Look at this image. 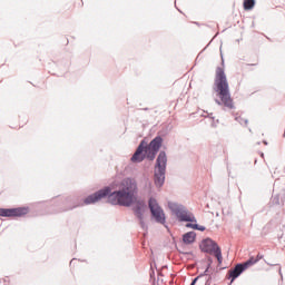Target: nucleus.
<instances>
[{"instance_id":"f257e3e1","label":"nucleus","mask_w":285,"mask_h":285,"mask_svg":"<svg viewBox=\"0 0 285 285\" xmlns=\"http://www.w3.org/2000/svg\"><path fill=\"white\" fill-rule=\"evenodd\" d=\"M137 193H139L137 183L130 178H126L122 180L120 189L112 191L110 187H105L95 194L89 195L85 199V204H97V202L105 199V197H108V203L111 204V206H124L125 208H130V206L135 204L132 207L134 215L139 220L142 230H148V225L144 222L146 202L137 199Z\"/></svg>"},{"instance_id":"f03ea898","label":"nucleus","mask_w":285,"mask_h":285,"mask_svg":"<svg viewBox=\"0 0 285 285\" xmlns=\"http://www.w3.org/2000/svg\"><path fill=\"white\" fill-rule=\"evenodd\" d=\"M215 86V90L218 92V97L220 99V101L216 99V104L218 106H225V108H228V110H233L235 105L233 104V98H230V89H228L226 73L222 67H217L216 69Z\"/></svg>"},{"instance_id":"7ed1b4c3","label":"nucleus","mask_w":285,"mask_h":285,"mask_svg":"<svg viewBox=\"0 0 285 285\" xmlns=\"http://www.w3.org/2000/svg\"><path fill=\"white\" fill-rule=\"evenodd\" d=\"M161 144H164V138L161 136L155 137L148 146H144V140L139 144L135 154L131 157V161L136 164H141L144 159H149V161H155L157 157V153H159V148H161ZM144 153L146 155H144Z\"/></svg>"},{"instance_id":"20e7f679","label":"nucleus","mask_w":285,"mask_h":285,"mask_svg":"<svg viewBox=\"0 0 285 285\" xmlns=\"http://www.w3.org/2000/svg\"><path fill=\"white\" fill-rule=\"evenodd\" d=\"M168 164V157L166 151H160L154 169V181L158 188H161L166 181V166Z\"/></svg>"},{"instance_id":"39448f33","label":"nucleus","mask_w":285,"mask_h":285,"mask_svg":"<svg viewBox=\"0 0 285 285\" xmlns=\"http://www.w3.org/2000/svg\"><path fill=\"white\" fill-rule=\"evenodd\" d=\"M168 208L171 212L173 215H175L176 219L179 222H191L197 224V218L195 217V214H193L186 206L179 204V203H168Z\"/></svg>"},{"instance_id":"423d86ee","label":"nucleus","mask_w":285,"mask_h":285,"mask_svg":"<svg viewBox=\"0 0 285 285\" xmlns=\"http://www.w3.org/2000/svg\"><path fill=\"white\" fill-rule=\"evenodd\" d=\"M200 250L203 253H208L209 255H215L218 264H222L223 257H222V248H219V245L215 243V240L210 238H206L200 243Z\"/></svg>"},{"instance_id":"0eeeda50","label":"nucleus","mask_w":285,"mask_h":285,"mask_svg":"<svg viewBox=\"0 0 285 285\" xmlns=\"http://www.w3.org/2000/svg\"><path fill=\"white\" fill-rule=\"evenodd\" d=\"M148 207L155 222L157 224H163V226L166 225V214L164 213L161 206H159V203H157V199L153 197L149 198Z\"/></svg>"},{"instance_id":"6e6552de","label":"nucleus","mask_w":285,"mask_h":285,"mask_svg":"<svg viewBox=\"0 0 285 285\" xmlns=\"http://www.w3.org/2000/svg\"><path fill=\"white\" fill-rule=\"evenodd\" d=\"M23 215H28V208L18 207V208H0V217H23Z\"/></svg>"},{"instance_id":"1a4fd4ad","label":"nucleus","mask_w":285,"mask_h":285,"mask_svg":"<svg viewBox=\"0 0 285 285\" xmlns=\"http://www.w3.org/2000/svg\"><path fill=\"white\" fill-rule=\"evenodd\" d=\"M244 271H246V265L237 264L235 268L229 269V279H232V282H235V279H237V277H239V275H242Z\"/></svg>"},{"instance_id":"9d476101","label":"nucleus","mask_w":285,"mask_h":285,"mask_svg":"<svg viewBox=\"0 0 285 285\" xmlns=\"http://www.w3.org/2000/svg\"><path fill=\"white\" fill-rule=\"evenodd\" d=\"M195 239H197V234L195 232H188L183 235L184 244H195Z\"/></svg>"},{"instance_id":"9b49d317","label":"nucleus","mask_w":285,"mask_h":285,"mask_svg":"<svg viewBox=\"0 0 285 285\" xmlns=\"http://www.w3.org/2000/svg\"><path fill=\"white\" fill-rule=\"evenodd\" d=\"M255 8V0H244V9L253 10Z\"/></svg>"},{"instance_id":"f8f14e48","label":"nucleus","mask_w":285,"mask_h":285,"mask_svg":"<svg viewBox=\"0 0 285 285\" xmlns=\"http://www.w3.org/2000/svg\"><path fill=\"white\" fill-rule=\"evenodd\" d=\"M235 120L238 121L240 126H248V119H244L242 116L236 117Z\"/></svg>"},{"instance_id":"ddd939ff","label":"nucleus","mask_w":285,"mask_h":285,"mask_svg":"<svg viewBox=\"0 0 285 285\" xmlns=\"http://www.w3.org/2000/svg\"><path fill=\"white\" fill-rule=\"evenodd\" d=\"M254 264H257V259L255 257H252L246 263H244L243 266H246V268H248V266H253Z\"/></svg>"},{"instance_id":"4468645a","label":"nucleus","mask_w":285,"mask_h":285,"mask_svg":"<svg viewBox=\"0 0 285 285\" xmlns=\"http://www.w3.org/2000/svg\"><path fill=\"white\" fill-rule=\"evenodd\" d=\"M208 271H209V267H207L203 274L198 275V276L194 279L195 284H197V281H198V279H202V277L208 276Z\"/></svg>"},{"instance_id":"2eb2a0df","label":"nucleus","mask_w":285,"mask_h":285,"mask_svg":"<svg viewBox=\"0 0 285 285\" xmlns=\"http://www.w3.org/2000/svg\"><path fill=\"white\" fill-rule=\"evenodd\" d=\"M186 228H193L194 230H196V228H197V223L189 222V223L186 225Z\"/></svg>"},{"instance_id":"dca6fc26","label":"nucleus","mask_w":285,"mask_h":285,"mask_svg":"<svg viewBox=\"0 0 285 285\" xmlns=\"http://www.w3.org/2000/svg\"><path fill=\"white\" fill-rule=\"evenodd\" d=\"M196 230H200L202 233H204V230H206V227L197 224Z\"/></svg>"},{"instance_id":"f3484780","label":"nucleus","mask_w":285,"mask_h":285,"mask_svg":"<svg viewBox=\"0 0 285 285\" xmlns=\"http://www.w3.org/2000/svg\"><path fill=\"white\" fill-rule=\"evenodd\" d=\"M263 258H264V255H262V254H258V255L256 256L257 262H259V259H263Z\"/></svg>"},{"instance_id":"a211bd4d","label":"nucleus","mask_w":285,"mask_h":285,"mask_svg":"<svg viewBox=\"0 0 285 285\" xmlns=\"http://www.w3.org/2000/svg\"><path fill=\"white\" fill-rule=\"evenodd\" d=\"M75 262H76V259L73 258V259H71V262H70V266H72V264H75Z\"/></svg>"}]
</instances>
